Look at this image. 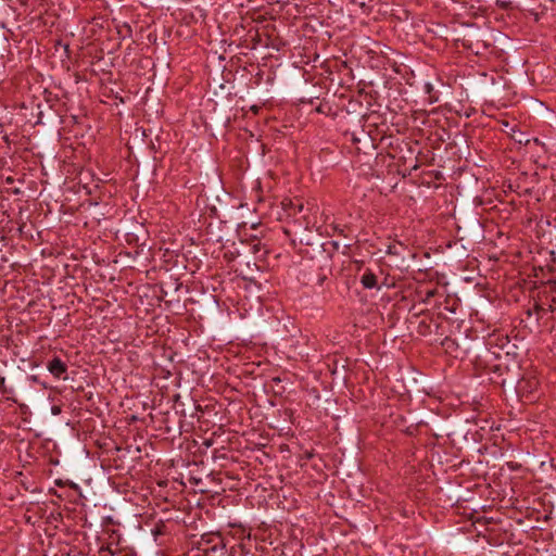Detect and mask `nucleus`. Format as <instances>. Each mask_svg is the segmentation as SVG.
Segmentation results:
<instances>
[{
	"instance_id": "f257e3e1",
	"label": "nucleus",
	"mask_w": 556,
	"mask_h": 556,
	"mask_svg": "<svg viewBox=\"0 0 556 556\" xmlns=\"http://www.w3.org/2000/svg\"><path fill=\"white\" fill-rule=\"evenodd\" d=\"M201 556H224L226 544L219 533H204L197 542Z\"/></svg>"
},
{
	"instance_id": "f03ea898",
	"label": "nucleus",
	"mask_w": 556,
	"mask_h": 556,
	"mask_svg": "<svg viewBox=\"0 0 556 556\" xmlns=\"http://www.w3.org/2000/svg\"><path fill=\"white\" fill-rule=\"evenodd\" d=\"M500 383L503 387L515 384L517 393L521 396L530 395L539 386V381L534 377L520 379L516 377L503 378Z\"/></svg>"
},
{
	"instance_id": "7ed1b4c3",
	"label": "nucleus",
	"mask_w": 556,
	"mask_h": 556,
	"mask_svg": "<svg viewBox=\"0 0 556 556\" xmlns=\"http://www.w3.org/2000/svg\"><path fill=\"white\" fill-rule=\"evenodd\" d=\"M47 368L54 378L65 379L64 375L67 372V365L60 357L55 356L49 361Z\"/></svg>"
},
{
	"instance_id": "20e7f679",
	"label": "nucleus",
	"mask_w": 556,
	"mask_h": 556,
	"mask_svg": "<svg viewBox=\"0 0 556 556\" xmlns=\"http://www.w3.org/2000/svg\"><path fill=\"white\" fill-rule=\"evenodd\" d=\"M361 283L365 289L377 288V276L371 270L367 269L361 277Z\"/></svg>"
},
{
	"instance_id": "39448f33",
	"label": "nucleus",
	"mask_w": 556,
	"mask_h": 556,
	"mask_svg": "<svg viewBox=\"0 0 556 556\" xmlns=\"http://www.w3.org/2000/svg\"><path fill=\"white\" fill-rule=\"evenodd\" d=\"M282 204L285 207H289L293 211V214L301 213L304 210V205L301 201L293 202L292 200L288 201V204L283 201Z\"/></svg>"
},
{
	"instance_id": "423d86ee",
	"label": "nucleus",
	"mask_w": 556,
	"mask_h": 556,
	"mask_svg": "<svg viewBox=\"0 0 556 556\" xmlns=\"http://www.w3.org/2000/svg\"><path fill=\"white\" fill-rule=\"evenodd\" d=\"M0 392L5 395L7 400H11L13 402H16L11 394H13V390L9 389L5 384V378L0 376Z\"/></svg>"
},
{
	"instance_id": "0eeeda50",
	"label": "nucleus",
	"mask_w": 556,
	"mask_h": 556,
	"mask_svg": "<svg viewBox=\"0 0 556 556\" xmlns=\"http://www.w3.org/2000/svg\"><path fill=\"white\" fill-rule=\"evenodd\" d=\"M388 254L397 255L399 252L396 251V245H389L387 250Z\"/></svg>"
},
{
	"instance_id": "6e6552de",
	"label": "nucleus",
	"mask_w": 556,
	"mask_h": 556,
	"mask_svg": "<svg viewBox=\"0 0 556 556\" xmlns=\"http://www.w3.org/2000/svg\"><path fill=\"white\" fill-rule=\"evenodd\" d=\"M356 5H358L359 8H362L363 10L365 9V2L364 1H358V0H355L354 2Z\"/></svg>"
},
{
	"instance_id": "1a4fd4ad",
	"label": "nucleus",
	"mask_w": 556,
	"mask_h": 556,
	"mask_svg": "<svg viewBox=\"0 0 556 556\" xmlns=\"http://www.w3.org/2000/svg\"><path fill=\"white\" fill-rule=\"evenodd\" d=\"M336 249H338V242H332Z\"/></svg>"
}]
</instances>
